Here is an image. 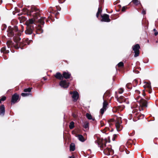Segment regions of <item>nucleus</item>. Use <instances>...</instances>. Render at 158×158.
Instances as JSON below:
<instances>
[{
	"label": "nucleus",
	"mask_w": 158,
	"mask_h": 158,
	"mask_svg": "<svg viewBox=\"0 0 158 158\" xmlns=\"http://www.w3.org/2000/svg\"><path fill=\"white\" fill-rule=\"evenodd\" d=\"M7 32L8 36L13 37V40L15 43H13L10 40L6 42L8 48H6V47H2L1 50V52L4 54H7L9 53L10 50H11L10 48L13 47L17 49L19 48L21 49H23L22 47L24 46V44L23 43L20 42L21 38L20 36L21 35V32L18 30L17 27L9 26Z\"/></svg>",
	"instance_id": "f257e3e1"
},
{
	"label": "nucleus",
	"mask_w": 158,
	"mask_h": 158,
	"mask_svg": "<svg viewBox=\"0 0 158 158\" xmlns=\"http://www.w3.org/2000/svg\"><path fill=\"white\" fill-rule=\"evenodd\" d=\"M27 14L28 16H32L35 23L38 22L42 25L44 23L45 17H41L40 16V10L35 6H31L29 9L27 10Z\"/></svg>",
	"instance_id": "f03ea898"
},
{
	"label": "nucleus",
	"mask_w": 158,
	"mask_h": 158,
	"mask_svg": "<svg viewBox=\"0 0 158 158\" xmlns=\"http://www.w3.org/2000/svg\"><path fill=\"white\" fill-rule=\"evenodd\" d=\"M27 29L25 31V33L27 35L31 34L33 31L35 30L36 27V25L35 23V21L33 19H29L26 22Z\"/></svg>",
	"instance_id": "7ed1b4c3"
},
{
	"label": "nucleus",
	"mask_w": 158,
	"mask_h": 158,
	"mask_svg": "<svg viewBox=\"0 0 158 158\" xmlns=\"http://www.w3.org/2000/svg\"><path fill=\"white\" fill-rule=\"evenodd\" d=\"M106 142L102 143L101 144L98 143V146L100 148L101 150L103 151L104 154L107 155H112L114 154V151L112 150L110 147H106Z\"/></svg>",
	"instance_id": "20e7f679"
},
{
	"label": "nucleus",
	"mask_w": 158,
	"mask_h": 158,
	"mask_svg": "<svg viewBox=\"0 0 158 158\" xmlns=\"http://www.w3.org/2000/svg\"><path fill=\"white\" fill-rule=\"evenodd\" d=\"M109 121L110 122L115 121V125L118 131H120L122 130L123 126L121 125L122 121L121 118L120 117L117 118L115 120L114 118L111 119L109 120Z\"/></svg>",
	"instance_id": "39448f33"
},
{
	"label": "nucleus",
	"mask_w": 158,
	"mask_h": 158,
	"mask_svg": "<svg viewBox=\"0 0 158 158\" xmlns=\"http://www.w3.org/2000/svg\"><path fill=\"white\" fill-rule=\"evenodd\" d=\"M140 47L139 44H136L132 47L133 50L134 51L135 53L134 56L136 57L139 55V49Z\"/></svg>",
	"instance_id": "423d86ee"
},
{
	"label": "nucleus",
	"mask_w": 158,
	"mask_h": 158,
	"mask_svg": "<svg viewBox=\"0 0 158 158\" xmlns=\"http://www.w3.org/2000/svg\"><path fill=\"white\" fill-rule=\"evenodd\" d=\"M70 94H73L72 97L73 99V101H76L77 100L79 97V94L77 91H74L73 92H70L69 93Z\"/></svg>",
	"instance_id": "0eeeda50"
},
{
	"label": "nucleus",
	"mask_w": 158,
	"mask_h": 158,
	"mask_svg": "<svg viewBox=\"0 0 158 158\" xmlns=\"http://www.w3.org/2000/svg\"><path fill=\"white\" fill-rule=\"evenodd\" d=\"M19 95L16 93L12 97L11 101L12 104L15 103L19 99Z\"/></svg>",
	"instance_id": "6e6552de"
},
{
	"label": "nucleus",
	"mask_w": 158,
	"mask_h": 158,
	"mask_svg": "<svg viewBox=\"0 0 158 158\" xmlns=\"http://www.w3.org/2000/svg\"><path fill=\"white\" fill-rule=\"evenodd\" d=\"M102 21L107 22H110V19H109V16L108 15L105 14L102 16Z\"/></svg>",
	"instance_id": "1a4fd4ad"
},
{
	"label": "nucleus",
	"mask_w": 158,
	"mask_h": 158,
	"mask_svg": "<svg viewBox=\"0 0 158 158\" xmlns=\"http://www.w3.org/2000/svg\"><path fill=\"white\" fill-rule=\"evenodd\" d=\"M60 86L64 88H67L69 86V84L65 80L61 81L60 83Z\"/></svg>",
	"instance_id": "9d476101"
},
{
	"label": "nucleus",
	"mask_w": 158,
	"mask_h": 158,
	"mask_svg": "<svg viewBox=\"0 0 158 158\" xmlns=\"http://www.w3.org/2000/svg\"><path fill=\"white\" fill-rule=\"evenodd\" d=\"M5 108L3 105H2L0 107V114L1 115L3 116L5 114Z\"/></svg>",
	"instance_id": "9b49d317"
},
{
	"label": "nucleus",
	"mask_w": 158,
	"mask_h": 158,
	"mask_svg": "<svg viewBox=\"0 0 158 158\" xmlns=\"http://www.w3.org/2000/svg\"><path fill=\"white\" fill-rule=\"evenodd\" d=\"M71 74L68 72H64L63 73V77L66 79H68L70 78Z\"/></svg>",
	"instance_id": "f8f14e48"
},
{
	"label": "nucleus",
	"mask_w": 158,
	"mask_h": 158,
	"mask_svg": "<svg viewBox=\"0 0 158 158\" xmlns=\"http://www.w3.org/2000/svg\"><path fill=\"white\" fill-rule=\"evenodd\" d=\"M55 77L59 80H62L63 78V77L61 73L59 72L57 73L55 76Z\"/></svg>",
	"instance_id": "ddd939ff"
},
{
	"label": "nucleus",
	"mask_w": 158,
	"mask_h": 158,
	"mask_svg": "<svg viewBox=\"0 0 158 158\" xmlns=\"http://www.w3.org/2000/svg\"><path fill=\"white\" fill-rule=\"evenodd\" d=\"M43 30L42 29L41 27L39 26L36 29V32L37 34H40L43 32Z\"/></svg>",
	"instance_id": "4468645a"
},
{
	"label": "nucleus",
	"mask_w": 158,
	"mask_h": 158,
	"mask_svg": "<svg viewBox=\"0 0 158 158\" xmlns=\"http://www.w3.org/2000/svg\"><path fill=\"white\" fill-rule=\"evenodd\" d=\"M140 103L143 106L145 107L147 106V102L146 100L142 99L141 100Z\"/></svg>",
	"instance_id": "2eb2a0df"
},
{
	"label": "nucleus",
	"mask_w": 158,
	"mask_h": 158,
	"mask_svg": "<svg viewBox=\"0 0 158 158\" xmlns=\"http://www.w3.org/2000/svg\"><path fill=\"white\" fill-rule=\"evenodd\" d=\"M75 145L74 143H72L70 145V150L71 151H73L75 150Z\"/></svg>",
	"instance_id": "dca6fc26"
},
{
	"label": "nucleus",
	"mask_w": 158,
	"mask_h": 158,
	"mask_svg": "<svg viewBox=\"0 0 158 158\" xmlns=\"http://www.w3.org/2000/svg\"><path fill=\"white\" fill-rule=\"evenodd\" d=\"M117 100L119 103H122L124 100V98L123 96H120L119 98H118L117 97H116Z\"/></svg>",
	"instance_id": "f3484780"
},
{
	"label": "nucleus",
	"mask_w": 158,
	"mask_h": 158,
	"mask_svg": "<svg viewBox=\"0 0 158 158\" xmlns=\"http://www.w3.org/2000/svg\"><path fill=\"white\" fill-rule=\"evenodd\" d=\"M86 115V117L89 120H92L93 121H94L95 120L94 118H93L92 115L90 114L89 113H87Z\"/></svg>",
	"instance_id": "a211bd4d"
},
{
	"label": "nucleus",
	"mask_w": 158,
	"mask_h": 158,
	"mask_svg": "<svg viewBox=\"0 0 158 158\" xmlns=\"http://www.w3.org/2000/svg\"><path fill=\"white\" fill-rule=\"evenodd\" d=\"M79 140L81 142H83L85 141L83 136L81 135H79L77 136Z\"/></svg>",
	"instance_id": "6ab92c4d"
},
{
	"label": "nucleus",
	"mask_w": 158,
	"mask_h": 158,
	"mask_svg": "<svg viewBox=\"0 0 158 158\" xmlns=\"http://www.w3.org/2000/svg\"><path fill=\"white\" fill-rule=\"evenodd\" d=\"M74 127V123L73 121L70 122L69 125V127L70 129H72Z\"/></svg>",
	"instance_id": "aec40b11"
},
{
	"label": "nucleus",
	"mask_w": 158,
	"mask_h": 158,
	"mask_svg": "<svg viewBox=\"0 0 158 158\" xmlns=\"http://www.w3.org/2000/svg\"><path fill=\"white\" fill-rule=\"evenodd\" d=\"M133 3L136 5H138L140 4V2L138 0H133L132 1Z\"/></svg>",
	"instance_id": "412c9836"
},
{
	"label": "nucleus",
	"mask_w": 158,
	"mask_h": 158,
	"mask_svg": "<svg viewBox=\"0 0 158 158\" xmlns=\"http://www.w3.org/2000/svg\"><path fill=\"white\" fill-rule=\"evenodd\" d=\"M89 126V123L87 122H85L84 123L83 127L85 128H87Z\"/></svg>",
	"instance_id": "4be33fe9"
},
{
	"label": "nucleus",
	"mask_w": 158,
	"mask_h": 158,
	"mask_svg": "<svg viewBox=\"0 0 158 158\" xmlns=\"http://www.w3.org/2000/svg\"><path fill=\"white\" fill-rule=\"evenodd\" d=\"M107 105H108L107 102L106 101H105L104 100L103 102L102 107L106 109V107H107Z\"/></svg>",
	"instance_id": "5701e85b"
},
{
	"label": "nucleus",
	"mask_w": 158,
	"mask_h": 158,
	"mask_svg": "<svg viewBox=\"0 0 158 158\" xmlns=\"http://www.w3.org/2000/svg\"><path fill=\"white\" fill-rule=\"evenodd\" d=\"M106 109L102 107L100 110V113L102 114H103L104 111L106 110Z\"/></svg>",
	"instance_id": "b1692460"
},
{
	"label": "nucleus",
	"mask_w": 158,
	"mask_h": 158,
	"mask_svg": "<svg viewBox=\"0 0 158 158\" xmlns=\"http://www.w3.org/2000/svg\"><path fill=\"white\" fill-rule=\"evenodd\" d=\"M31 88H29L27 89H24V92H30L31 91Z\"/></svg>",
	"instance_id": "393cba45"
},
{
	"label": "nucleus",
	"mask_w": 158,
	"mask_h": 158,
	"mask_svg": "<svg viewBox=\"0 0 158 158\" xmlns=\"http://www.w3.org/2000/svg\"><path fill=\"white\" fill-rule=\"evenodd\" d=\"M124 65V64L123 62H120L118 64V67H121Z\"/></svg>",
	"instance_id": "a878e982"
},
{
	"label": "nucleus",
	"mask_w": 158,
	"mask_h": 158,
	"mask_svg": "<svg viewBox=\"0 0 158 158\" xmlns=\"http://www.w3.org/2000/svg\"><path fill=\"white\" fill-rule=\"evenodd\" d=\"M29 94L25 93H22L21 94V95L23 97H26L27 96H28L29 95Z\"/></svg>",
	"instance_id": "bb28decb"
},
{
	"label": "nucleus",
	"mask_w": 158,
	"mask_h": 158,
	"mask_svg": "<svg viewBox=\"0 0 158 158\" xmlns=\"http://www.w3.org/2000/svg\"><path fill=\"white\" fill-rule=\"evenodd\" d=\"M6 27V26L5 24H3L2 25V30H4L5 29Z\"/></svg>",
	"instance_id": "cd10ccee"
},
{
	"label": "nucleus",
	"mask_w": 158,
	"mask_h": 158,
	"mask_svg": "<svg viewBox=\"0 0 158 158\" xmlns=\"http://www.w3.org/2000/svg\"><path fill=\"white\" fill-rule=\"evenodd\" d=\"M146 87H147L150 88H151V85L150 83H147L146 85H145Z\"/></svg>",
	"instance_id": "c85d7f7f"
},
{
	"label": "nucleus",
	"mask_w": 158,
	"mask_h": 158,
	"mask_svg": "<svg viewBox=\"0 0 158 158\" xmlns=\"http://www.w3.org/2000/svg\"><path fill=\"white\" fill-rule=\"evenodd\" d=\"M123 92V89L122 88H120L118 90V93L120 94H122Z\"/></svg>",
	"instance_id": "c756f323"
},
{
	"label": "nucleus",
	"mask_w": 158,
	"mask_h": 158,
	"mask_svg": "<svg viewBox=\"0 0 158 158\" xmlns=\"http://www.w3.org/2000/svg\"><path fill=\"white\" fill-rule=\"evenodd\" d=\"M6 97L5 96H3L1 99L0 100L2 101H4L6 99Z\"/></svg>",
	"instance_id": "7c9ffc66"
},
{
	"label": "nucleus",
	"mask_w": 158,
	"mask_h": 158,
	"mask_svg": "<svg viewBox=\"0 0 158 158\" xmlns=\"http://www.w3.org/2000/svg\"><path fill=\"white\" fill-rule=\"evenodd\" d=\"M102 11V10L99 7L98 8V11L97 13H98L100 14L101 13Z\"/></svg>",
	"instance_id": "2f4dec72"
},
{
	"label": "nucleus",
	"mask_w": 158,
	"mask_h": 158,
	"mask_svg": "<svg viewBox=\"0 0 158 158\" xmlns=\"http://www.w3.org/2000/svg\"><path fill=\"white\" fill-rule=\"evenodd\" d=\"M65 0H59V2L61 3H63L64 1Z\"/></svg>",
	"instance_id": "473e14b6"
},
{
	"label": "nucleus",
	"mask_w": 158,
	"mask_h": 158,
	"mask_svg": "<svg viewBox=\"0 0 158 158\" xmlns=\"http://www.w3.org/2000/svg\"><path fill=\"white\" fill-rule=\"evenodd\" d=\"M135 92V93L138 94H139L140 93V92L138 90H136Z\"/></svg>",
	"instance_id": "72a5a7b5"
},
{
	"label": "nucleus",
	"mask_w": 158,
	"mask_h": 158,
	"mask_svg": "<svg viewBox=\"0 0 158 158\" xmlns=\"http://www.w3.org/2000/svg\"><path fill=\"white\" fill-rule=\"evenodd\" d=\"M125 9H126V8L125 6H123V7L122 8V11H125Z\"/></svg>",
	"instance_id": "f704fd0d"
},
{
	"label": "nucleus",
	"mask_w": 158,
	"mask_h": 158,
	"mask_svg": "<svg viewBox=\"0 0 158 158\" xmlns=\"http://www.w3.org/2000/svg\"><path fill=\"white\" fill-rule=\"evenodd\" d=\"M158 32L157 31L155 32L154 33V35L155 36L157 35H158Z\"/></svg>",
	"instance_id": "c9c22d12"
},
{
	"label": "nucleus",
	"mask_w": 158,
	"mask_h": 158,
	"mask_svg": "<svg viewBox=\"0 0 158 158\" xmlns=\"http://www.w3.org/2000/svg\"><path fill=\"white\" fill-rule=\"evenodd\" d=\"M99 14L98 13H97L96 14V16L97 18H98L99 16Z\"/></svg>",
	"instance_id": "e433bc0d"
},
{
	"label": "nucleus",
	"mask_w": 158,
	"mask_h": 158,
	"mask_svg": "<svg viewBox=\"0 0 158 158\" xmlns=\"http://www.w3.org/2000/svg\"><path fill=\"white\" fill-rule=\"evenodd\" d=\"M141 118H143L144 117V115L143 114H142L141 115Z\"/></svg>",
	"instance_id": "4c0bfd02"
},
{
	"label": "nucleus",
	"mask_w": 158,
	"mask_h": 158,
	"mask_svg": "<svg viewBox=\"0 0 158 158\" xmlns=\"http://www.w3.org/2000/svg\"><path fill=\"white\" fill-rule=\"evenodd\" d=\"M3 57H4V58L5 59H6L7 58V56H4V55L3 56Z\"/></svg>",
	"instance_id": "58836bf2"
},
{
	"label": "nucleus",
	"mask_w": 158,
	"mask_h": 158,
	"mask_svg": "<svg viewBox=\"0 0 158 158\" xmlns=\"http://www.w3.org/2000/svg\"><path fill=\"white\" fill-rule=\"evenodd\" d=\"M120 107L122 108V109H121V110H123V109L124 108V106H121L120 107Z\"/></svg>",
	"instance_id": "ea45409f"
},
{
	"label": "nucleus",
	"mask_w": 158,
	"mask_h": 158,
	"mask_svg": "<svg viewBox=\"0 0 158 158\" xmlns=\"http://www.w3.org/2000/svg\"><path fill=\"white\" fill-rule=\"evenodd\" d=\"M21 27L22 29L23 30L22 31H23V27L22 25L21 26Z\"/></svg>",
	"instance_id": "a19ab883"
},
{
	"label": "nucleus",
	"mask_w": 158,
	"mask_h": 158,
	"mask_svg": "<svg viewBox=\"0 0 158 158\" xmlns=\"http://www.w3.org/2000/svg\"><path fill=\"white\" fill-rule=\"evenodd\" d=\"M130 85V84H127L126 85V86H127L128 88H129V89H130V88H128V85Z\"/></svg>",
	"instance_id": "79ce46f5"
},
{
	"label": "nucleus",
	"mask_w": 158,
	"mask_h": 158,
	"mask_svg": "<svg viewBox=\"0 0 158 158\" xmlns=\"http://www.w3.org/2000/svg\"><path fill=\"white\" fill-rule=\"evenodd\" d=\"M116 136H117V135H116V134H114V135H113V137H114V138H115L116 137Z\"/></svg>",
	"instance_id": "37998d69"
},
{
	"label": "nucleus",
	"mask_w": 158,
	"mask_h": 158,
	"mask_svg": "<svg viewBox=\"0 0 158 158\" xmlns=\"http://www.w3.org/2000/svg\"><path fill=\"white\" fill-rule=\"evenodd\" d=\"M69 158H74V156H70L69 157Z\"/></svg>",
	"instance_id": "c03bdc74"
},
{
	"label": "nucleus",
	"mask_w": 158,
	"mask_h": 158,
	"mask_svg": "<svg viewBox=\"0 0 158 158\" xmlns=\"http://www.w3.org/2000/svg\"><path fill=\"white\" fill-rule=\"evenodd\" d=\"M153 30L155 32L157 31H156V29L155 28Z\"/></svg>",
	"instance_id": "a18cd8bd"
},
{
	"label": "nucleus",
	"mask_w": 158,
	"mask_h": 158,
	"mask_svg": "<svg viewBox=\"0 0 158 158\" xmlns=\"http://www.w3.org/2000/svg\"><path fill=\"white\" fill-rule=\"evenodd\" d=\"M115 140V138L114 137H113L112 138V140L113 141H114Z\"/></svg>",
	"instance_id": "49530a36"
},
{
	"label": "nucleus",
	"mask_w": 158,
	"mask_h": 158,
	"mask_svg": "<svg viewBox=\"0 0 158 158\" xmlns=\"http://www.w3.org/2000/svg\"><path fill=\"white\" fill-rule=\"evenodd\" d=\"M140 98V96H137V97L136 98L137 99H138L139 98Z\"/></svg>",
	"instance_id": "de8ad7c7"
},
{
	"label": "nucleus",
	"mask_w": 158,
	"mask_h": 158,
	"mask_svg": "<svg viewBox=\"0 0 158 158\" xmlns=\"http://www.w3.org/2000/svg\"><path fill=\"white\" fill-rule=\"evenodd\" d=\"M143 13L144 14H145V13H146L145 11H143Z\"/></svg>",
	"instance_id": "09e8293b"
},
{
	"label": "nucleus",
	"mask_w": 158,
	"mask_h": 158,
	"mask_svg": "<svg viewBox=\"0 0 158 158\" xmlns=\"http://www.w3.org/2000/svg\"><path fill=\"white\" fill-rule=\"evenodd\" d=\"M44 80H46L44 77Z\"/></svg>",
	"instance_id": "8fccbe9b"
},
{
	"label": "nucleus",
	"mask_w": 158,
	"mask_h": 158,
	"mask_svg": "<svg viewBox=\"0 0 158 158\" xmlns=\"http://www.w3.org/2000/svg\"><path fill=\"white\" fill-rule=\"evenodd\" d=\"M13 2H15V0H12Z\"/></svg>",
	"instance_id": "3c124183"
},
{
	"label": "nucleus",
	"mask_w": 158,
	"mask_h": 158,
	"mask_svg": "<svg viewBox=\"0 0 158 158\" xmlns=\"http://www.w3.org/2000/svg\"><path fill=\"white\" fill-rule=\"evenodd\" d=\"M59 10L60 11V9H59Z\"/></svg>",
	"instance_id": "603ef678"
}]
</instances>
